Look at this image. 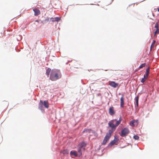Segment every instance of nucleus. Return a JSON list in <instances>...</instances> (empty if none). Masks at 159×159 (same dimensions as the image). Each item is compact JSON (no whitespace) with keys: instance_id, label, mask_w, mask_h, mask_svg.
<instances>
[{"instance_id":"f257e3e1","label":"nucleus","mask_w":159,"mask_h":159,"mask_svg":"<svg viewBox=\"0 0 159 159\" xmlns=\"http://www.w3.org/2000/svg\"><path fill=\"white\" fill-rule=\"evenodd\" d=\"M122 119L120 117L119 120H117L116 119H113L109 121L108 123L109 126L111 128L109 130L108 133H107L102 141V144L105 145L110 138L112 134L116 130V127L120 123Z\"/></svg>"},{"instance_id":"f03ea898","label":"nucleus","mask_w":159,"mask_h":159,"mask_svg":"<svg viewBox=\"0 0 159 159\" xmlns=\"http://www.w3.org/2000/svg\"><path fill=\"white\" fill-rule=\"evenodd\" d=\"M61 77V75L60 70L54 69L51 72L50 79L52 81H55Z\"/></svg>"},{"instance_id":"7ed1b4c3","label":"nucleus","mask_w":159,"mask_h":159,"mask_svg":"<svg viewBox=\"0 0 159 159\" xmlns=\"http://www.w3.org/2000/svg\"><path fill=\"white\" fill-rule=\"evenodd\" d=\"M129 132V130L128 128H125L123 129L121 131V133L120 134L121 137H125Z\"/></svg>"},{"instance_id":"20e7f679","label":"nucleus","mask_w":159,"mask_h":159,"mask_svg":"<svg viewBox=\"0 0 159 159\" xmlns=\"http://www.w3.org/2000/svg\"><path fill=\"white\" fill-rule=\"evenodd\" d=\"M40 106L39 107V108L41 109L42 106L43 105L44 107L46 108H48L49 107L48 103L47 101H45L43 102L42 100H40L39 103Z\"/></svg>"},{"instance_id":"39448f33","label":"nucleus","mask_w":159,"mask_h":159,"mask_svg":"<svg viewBox=\"0 0 159 159\" xmlns=\"http://www.w3.org/2000/svg\"><path fill=\"white\" fill-rule=\"evenodd\" d=\"M109 85L114 88H116L117 87H119V84L116 83L114 81H110L109 82Z\"/></svg>"},{"instance_id":"423d86ee","label":"nucleus","mask_w":159,"mask_h":159,"mask_svg":"<svg viewBox=\"0 0 159 159\" xmlns=\"http://www.w3.org/2000/svg\"><path fill=\"white\" fill-rule=\"evenodd\" d=\"M109 113L111 115H113L115 114V112L113 107H111L109 108Z\"/></svg>"},{"instance_id":"0eeeda50","label":"nucleus","mask_w":159,"mask_h":159,"mask_svg":"<svg viewBox=\"0 0 159 159\" xmlns=\"http://www.w3.org/2000/svg\"><path fill=\"white\" fill-rule=\"evenodd\" d=\"M118 141V139L117 138H116V137H115L114 139L111 141L110 143L109 144V146H112L114 144H116Z\"/></svg>"},{"instance_id":"6e6552de","label":"nucleus","mask_w":159,"mask_h":159,"mask_svg":"<svg viewBox=\"0 0 159 159\" xmlns=\"http://www.w3.org/2000/svg\"><path fill=\"white\" fill-rule=\"evenodd\" d=\"M158 22H157L155 24V26H154V27L156 29V30L154 32L155 35L159 33V29H158Z\"/></svg>"},{"instance_id":"1a4fd4ad","label":"nucleus","mask_w":159,"mask_h":159,"mask_svg":"<svg viewBox=\"0 0 159 159\" xmlns=\"http://www.w3.org/2000/svg\"><path fill=\"white\" fill-rule=\"evenodd\" d=\"M33 10L34 12V16H37L40 14V11L37 8H34L33 9Z\"/></svg>"},{"instance_id":"9d476101","label":"nucleus","mask_w":159,"mask_h":159,"mask_svg":"<svg viewBox=\"0 0 159 159\" xmlns=\"http://www.w3.org/2000/svg\"><path fill=\"white\" fill-rule=\"evenodd\" d=\"M120 100V106L121 107H124V96L123 95H122V96L121 97Z\"/></svg>"},{"instance_id":"9b49d317","label":"nucleus","mask_w":159,"mask_h":159,"mask_svg":"<svg viewBox=\"0 0 159 159\" xmlns=\"http://www.w3.org/2000/svg\"><path fill=\"white\" fill-rule=\"evenodd\" d=\"M86 145V143L84 142H83L80 143L78 146V148H83Z\"/></svg>"},{"instance_id":"f8f14e48","label":"nucleus","mask_w":159,"mask_h":159,"mask_svg":"<svg viewBox=\"0 0 159 159\" xmlns=\"http://www.w3.org/2000/svg\"><path fill=\"white\" fill-rule=\"evenodd\" d=\"M70 154L71 155H73L75 157H77V156L76 152L75 151H71L70 152Z\"/></svg>"},{"instance_id":"ddd939ff","label":"nucleus","mask_w":159,"mask_h":159,"mask_svg":"<svg viewBox=\"0 0 159 159\" xmlns=\"http://www.w3.org/2000/svg\"><path fill=\"white\" fill-rule=\"evenodd\" d=\"M149 70H150L149 67H148L146 69V75H145V76H146V78H148V76H149Z\"/></svg>"},{"instance_id":"4468645a","label":"nucleus","mask_w":159,"mask_h":159,"mask_svg":"<svg viewBox=\"0 0 159 159\" xmlns=\"http://www.w3.org/2000/svg\"><path fill=\"white\" fill-rule=\"evenodd\" d=\"M51 71V69L49 68H48V69H47V70H46V75L48 76L49 75Z\"/></svg>"},{"instance_id":"2eb2a0df","label":"nucleus","mask_w":159,"mask_h":159,"mask_svg":"<svg viewBox=\"0 0 159 159\" xmlns=\"http://www.w3.org/2000/svg\"><path fill=\"white\" fill-rule=\"evenodd\" d=\"M147 79L148 78L146 77L145 75H144L143 76V78L141 80V82L143 83H144L146 79Z\"/></svg>"},{"instance_id":"dca6fc26","label":"nucleus","mask_w":159,"mask_h":159,"mask_svg":"<svg viewBox=\"0 0 159 159\" xmlns=\"http://www.w3.org/2000/svg\"><path fill=\"white\" fill-rule=\"evenodd\" d=\"M146 65V63H144L142 64L139 67L138 69H141L143 68V67H144Z\"/></svg>"},{"instance_id":"f3484780","label":"nucleus","mask_w":159,"mask_h":159,"mask_svg":"<svg viewBox=\"0 0 159 159\" xmlns=\"http://www.w3.org/2000/svg\"><path fill=\"white\" fill-rule=\"evenodd\" d=\"M81 148H78V151L79 153V155L80 156L82 155Z\"/></svg>"},{"instance_id":"a211bd4d","label":"nucleus","mask_w":159,"mask_h":159,"mask_svg":"<svg viewBox=\"0 0 159 159\" xmlns=\"http://www.w3.org/2000/svg\"><path fill=\"white\" fill-rule=\"evenodd\" d=\"M134 122H135V120H131L129 123L130 125V126H134Z\"/></svg>"},{"instance_id":"6ab92c4d","label":"nucleus","mask_w":159,"mask_h":159,"mask_svg":"<svg viewBox=\"0 0 159 159\" xmlns=\"http://www.w3.org/2000/svg\"><path fill=\"white\" fill-rule=\"evenodd\" d=\"M155 43V40H153V41L152 42V44H151V48H150V50H152V48L153 47Z\"/></svg>"},{"instance_id":"aec40b11","label":"nucleus","mask_w":159,"mask_h":159,"mask_svg":"<svg viewBox=\"0 0 159 159\" xmlns=\"http://www.w3.org/2000/svg\"><path fill=\"white\" fill-rule=\"evenodd\" d=\"M90 129H84V130L83 131V133H89L90 132Z\"/></svg>"},{"instance_id":"412c9836","label":"nucleus","mask_w":159,"mask_h":159,"mask_svg":"<svg viewBox=\"0 0 159 159\" xmlns=\"http://www.w3.org/2000/svg\"><path fill=\"white\" fill-rule=\"evenodd\" d=\"M54 20H53V21H58L60 20V18L59 17H56L53 19Z\"/></svg>"},{"instance_id":"4be33fe9","label":"nucleus","mask_w":159,"mask_h":159,"mask_svg":"<svg viewBox=\"0 0 159 159\" xmlns=\"http://www.w3.org/2000/svg\"><path fill=\"white\" fill-rule=\"evenodd\" d=\"M138 99H139V97H137L136 98V105L137 106V107L138 106Z\"/></svg>"},{"instance_id":"5701e85b","label":"nucleus","mask_w":159,"mask_h":159,"mask_svg":"<svg viewBox=\"0 0 159 159\" xmlns=\"http://www.w3.org/2000/svg\"><path fill=\"white\" fill-rule=\"evenodd\" d=\"M134 138L135 140H138L139 139V137L138 135H135L133 137Z\"/></svg>"},{"instance_id":"b1692460","label":"nucleus","mask_w":159,"mask_h":159,"mask_svg":"<svg viewBox=\"0 0 159 159\" xmlns=\"http://www.w3.org/2000/svg\"><path fill=\"white\" fill-rule=\"evenodd\" d=\"M63 153H68V152L67 150H65L63 151Z\"/></svg>"},{"instance_id":"393cba45","label":"nucleus","mask_w":159,"mask_h":159,"mask_svg":"<svg viewBox=\"0 0 159 159\" xmlns=\"http://www.w3.org/2000/svg\"><path fill=\"white\" fill-rule=\"evenodd\" d=\"M135 121H136V122H138V120H135Z\"/></svg>"},{"instance_id":"a878e982","label":"nucleus","mask_w":159,"mask_h":159,"mask_svg":"<svg viewBox=\"0 0 159 159\" xmlns=\"http://www.w3.org/2000/svg\"><path fill=\"white\" fill-rule=\"evenodd\" d=\"M35 21L38 22V21H38V20H35Z\"/></svg>"},{"instance_id":"bb28decb","label":"nucleus","mask_w":159,"mask_h":159,"mask_svg":"<svg viewBox=\"0 0 159 159\" xmlns=\"http://www.w3.org/2000/svg\"><path fill=\"white\" fill-rule=\"evenodd\" d=\"M157 11H159V8L158 9Z\"/></svg>"}]
</instances>
